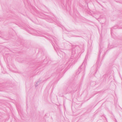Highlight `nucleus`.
<instances>
[{"label":"nucleus","instance_id":"f257e3e1","mask_svg":"<svg viewBox=\"0 0 122 122\" xmlns=\"http://www.w3.org/2000/svg\"><path fill=\"white\" fill-rule=\"evenodd\" d=\"M78 47L77 46L75 45H73L72 46V49L71 50V56L69 59V61L67 62L66 64L65 65L64 67H63V66H60V69H57L56 71V73H54L53 74L52 76L53 75H55L57 77L60 75V72L66 66L68 67L70 65L74 64L75 63V60H74L75 57L74 56L76 53V51L77 47Z\"/></svg>","mask_w":122,"mask_h":122},{"label":"nucleus","instance_id":"f03ea898","mask_svg":"<svg viewBox=\"0 0 122 122\" xmlns=\"http://www.w3.org/2000/svg\"><path fill=\"white\" fill-rule=\"evenodd\" d=\"M52 38L53 39V40H52V44L54 47L58 55H59V53H61V54L62 55V56L65 57V54L64 52L60 51V50L58 49V48L57 47H56L57 49H56L55 47V45L56 46H57V41L56 39V38L54 37H53Z\"/></svg>","mask_w":122,"mask_h":122},{"label":"nucleus","instance_id":"7ed1b4c3","mask_svg":"<svg viewBox=\"0 0 122 122\" xmlns=\"http://www.w3.org/2000/svg\"><path fill=\"white\" fill-rule=\"evenodd\" d=\"M88 56L86 55V56L85 59L84 60L82 64L79 68L78 71V74L81 71H83L84 72L85 70V66L86 64V58Z\"/></svg>","mask_w":122,"mask_h":122},{"label":"nucleus","instance_id":"20e7f679","mask_svg":"<svg viewBox=\"0 0 122 122\" xmlns=\"http://www.w3.org/2000/svg\"><path fill=\"white\" fill-rule=\"evenodd\" d=\"M102 47V46L101 45H99V53L98 54V61H97L96 64L97 65V67L98 68H99V66H100V65H98V63H99V58H100V54L102 52V49L101 48Z\"/></svg>","mask_w":122,"mask_h":122},{"label":"nucleus","instance_id":"39448f33","mask_svg":"<svg viewBox=\"0 0 122 122\" xmlns=\"http://www.w3.org/2000/svg\"><path fill=\"white\" fill-rule=\"evenodd\" d=\"M47 20L48 21L50 22H53V21H55L57 23V24H58V22L57 21H56L55 20H53V19H52V18H51L50 16H47Z\"/></svg>","mask_w":122,"mask_h":122},{"label":"nucleus","instance_id":"423d86ee","mask_svg":"<svg viewBox=\"0 0 122 122\" xmlns=\"http://www.w3.org/2000/svg\"><path fill=\"white\" fill-rule=\"evenodd\" d=\"M118 28V26L116 25L114 26L111 29V34L112 36L113 32L114 29H115Z\"/></svg>","mask_w":122,"mask_h":122},{"label":"nucleus","instance_id":"0eeeda50","mask_svg":"<svg viewBox=\"0 0 122 122\" xmlns=\"http://www.w3.org/2000/svg\"><path fill=\"white\" fill-rule=\"evenodd\" d=\"M41 81L39 80H38L35 84V86L36 87L37 86L38 84H39L40 83V82Z\"/></svg>","mask_w":122,"mask_h":122},{"label":"nucleus","instance_id":"6e6552de","mask_svg":"<svg viewBox=\"0 0 122 122\" xmlns=\"http://www.w3.org/2000/svg\"><path fill=\"white\" fill-rule=\"evenodd\" d=\"M34 34L35 35H36L40 36L38 34L39 33L37 31H35V33Z\"/></svg>","mask_w":122,"mask_h":122},{"label":"nucleus","instance_id":"1a4fd4ad","mask_svg":"<svg viewBox=\"0 0 122 122\" xmlns=\"http://www.w3.org/2000/svg\"><path fill=\"white\" fill-rule=\"evenodd\" d=\"M3 20V19L2 18H1L0 17V21L2 20Z\"/></svg>","mask_w":122,"mask_h":122},{"label":"nucleus","instance_id":"9d476101","mask_svg":"<svg viewBox=\"0 0 122 122\" xmlns=\"http://www.w3.org/2000/svg\"><path fill=\"white\" fill-rule=\"evenodd\" d=\"M3 85L2 84H0V88H1V87H2V86Z\"/></svg>","mask_w":122,"mask_h":122},{"label":"nucleus","instance_id":"9b49d317","mask_svg":"<svg viewBox=\"0 0 122 122\" xmlns=\"http://www.w3.org/2000/svg\"><path fill=\"white\" fill-rule=\"evenodd\" d=\"M94 66H93V67H92V69H93L94 68Z\"/></svg>","mask_w":122,"mask_h":122},{"label":"nucleus","instance_id":"f8f14e48","mask_svg":"<svg viewBox=\"0 0 122 122\" xmlns=\"http://www.w3.org/2000/svg\"><path fill=\"white\" fill-rule=\"evenodd\" d=\"M71 91H69V92H70Z\"/></svg>","mask_w":122,"mask_h":122},{"label":"nucleus","instance_id":"ddd939ff","mask_svg":"<svg viewBox=\"0 0 122 122\" xmlns=\"http://www.w3.org/2000/svg\"><path fill=\"white\" fill-rule=\"evenodd\" d=\"M121 29H122V28H121Z\"/></svg>","mask_w":122,"mask_h":122}]
</instances>
